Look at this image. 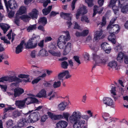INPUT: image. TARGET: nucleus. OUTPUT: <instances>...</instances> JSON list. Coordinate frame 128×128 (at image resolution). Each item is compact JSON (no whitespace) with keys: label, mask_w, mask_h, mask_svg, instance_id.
Listing matches in <instances>:
<instances>
[{"label":"nucleus","mask_w":128,"mask_h":128,"mask_svg":"<svg viewBox=\"0 0 128 128\" xmlns=\"http://www.w3.org/2000/svg\"><path fill=\"white\" fill-rule=\"evenodd\" d=\"M90 117L87 115H82L79 111L76 110L69 116L70 122L73 124L74 128H81V126L85 123L84 119L88 120Z\"/></svg>","instance_id":"1"},{"label":"nucleus","mask_w":128,"mask_h":128,"mask_svg":"<svg viewBox=\"0 0 128 128\" xmlns=\"http://www.w3.org/2000/svg\"><path fill=\"white\" fill-rule=\"evenodd\" d=\"M66 35L61 36L58 38L57 41V45L59 48L61 49H63V54L66 55L68 54L71 49L72 44L68 42L66 44V42L70 39L69 32L68 31L62 32Z\"/></svg>","instance_id":"2"},{"label":"nucleus","mask_w":128,"mask_h":128,"mask_svg":"<svg viewBox=\"0 0 128 128\" xmlns=\"http://www.w3.org/2000/svg\"><path fill=\"white\" fill-rule=\"evenodd\" d=\"M110 27V30L108 29V27H107V30L110 34L108 39L112 43L115 44L116 41L114 38V34H117L119 32L120 28L118 24L111 25Z\"/></svg>","instance_id":"3"},{"label":"nucleus","mask_w":128,"mask_h":128,"mask_svg":"<svg viewBox=\"0 0 128 128\" xmlns=\"http://www.w3.org/2000/svg\"><path fill=\"white\" fill-rule=\"evenodd\" d=\"M40 39L39 36L34 34L32 37L30 39L28 42L25 44L26 48H34L37 46L38 42Z\"/></svg>","instance_id":"4"},{"label":"nucleus","mask_w":128,"mask_h":128,"mask_svg":"<svg viewBox=\"0 0 128 128\" xmlns=\"http://www.w3.org/2000/svg\"><path fill=\"white\" fill-rule=\"evenodd\" d=\"M92 58L94 64L93 68H95L96 66H100L101 64H105L107 61V60L102 58L101 55H98L96 53L92 54Z\"/></svg>","instance_id":"5"},{"label":"nucleus","mask_w":128,"mask_h":128,"mask_svg":"<svg viewBox=\"0 0 128 128\" xmlns=\"http://www.w3.org/2000/svg\"><path fill=\"white\" fill-rule=\"evenodd\" d=\"M18 77L22 78H26L27 80H22L17 77L15 76H10L8 77L9 78V82H12L14 81H16L17 82H22L23 80H24L26 82H28L29 81L30 78L29 76L28 75L24 74H20L18 76Z\"/></svg>","instance_id":"6"},{"label":"nucleus","mask_w":128,"mask_h":128,"mask_svg":"<svg viewBox=\"0 0 128 128\" xmlns=\"http://www.w3.org/2000/svg\"><path fill=\"white\" fill-rule=\"evenodd\" d=\"M40 115L39 112H36L30 114L27 118V121L29 123H33L39 120Z\"/></svg>","instance_id":"7"},{"label":"nucleus","mask_w":128,"mask_h":128,"mask_svg":"<svg viewBox=\"0 0 128 128\" xmlns=\"http://www.w3.org/2000/svg\"><path fill=\"white\" fill-rule=\"evenodd\" d=\"M38 10L35 8L32 10L31 12L28 13L29 16L28 15H24L22 16V19L23 20L24 19H30L31 18L32 19H37L38 17Z\"/></svg>","instance_id":"8"},{"label":"nucleus","mask_w":128,"mask_h":128,"mask_svg":"<svg viewBox=\"0 0 128 128\" xmlns=\"http://www.w3.org/2000/svg\"><path fill=\"white\" fill-rule=\"evenodd\" d=\"M5 6H6L7 11H9V8L11 9H15L18 7V5L14 0H10L8 2L6 0H4Z\"/></svg>","instance_id":"9"},{"label":"nucleus","mask_w":128,"mask_h":128,"mask_svg":"<svg viewBox=\"0 0 128 128\" xmlns=\"http://www.w3.org/2000/svg\"><path fill=\"white\" fill-rule=\"evenodd\" d=\"M71 76L69 74V72L68 70H65L58 74V78L59 80L62 81L65 78L68 79Z\"/></svg>","instance_id":"10"},{"label":"nucleus","mask_w":128,"mask_h":128,"mask_svg":"<svg viewBox=\"0 0 128 128\" xmlns=\"http://www.w3.org/2000/svg\"><path fill=\"white\" fill-rule=\"evenodd\" d=\"M87 12L86 6L83 5L79 8L78 10L77 13L76 14V18L78 19L80 14H86Z\"/></svg>","instance_id":"11"},{"label":"nucleus","mask_w":128,"mask_h":128,"mask_svg":"<svg viewBox=\"0 0 128 128\" xmlns=\"http://www.w3.org/2000/svg\"><path fill=\"white\" fill-rule=\"evenodd\" d=\"M103 102L105 104L108 106H111L113 108L115 107L113 100L110 98H104L103 99Z\"/></svg>","instance_id":"12"},{"label":"nucleus","mask_w":128,"mask_h":128,"mask_svg":"<svg viewBox=\"0 0 128 128\" xmlns=\"http://www.w3.org/2000/svg\"><path fill=\"white\" fill-rule=\"evenodd\" d=\"M123 4L122 1H118V6L122 8L121 12L124 14H128V4L123 6Z\"/></svg>","instance_id":"13"},{"label":"nucleus","mask_w":128,"mask_h":128,"mask_svg":"<svg viewBox=\"0 0 128 128\" xmlns=\"http://www.w3.org/2000/svg\"><path fill=\"white\" fill-rule=\"evenodd\" d=\"M23 100L25 102V103H26L27 105L34 103L37 102H38V100L37 99L32 97H28Z\"/></svg>","instance_id":"14"},{"label":"nucleus","mask_w":128,"mask_h":128,"mask_svg":"<svg viewBox=\"0 0 128 128\" xmlns=\"http://www.w3.org/2000/svg\"><path fill=\"white\" fill-rule=\"evenodd\" d=\"M68 124V122L64 120H61L56 123V127L58 128H65Z\"/></svg>","instance_id":"15"},{"label":"nucleus","mask_w":128,"mask_h":128,"mask_svg":"<svg viewBox=\"0 0 128 128\" xmlns=\"http://www.w3.org/2000/svg\"><path fill=\"white\" fill-rule=\"evenodd\" d=\"M108 66L113 69L117 70L118 69V63L115 60L110 61L108 63Z\"/></svg>","instance_id":"16"},{"label":"nucleus","mask_w":128,"mask_h":128,"mask_svg":"<svg viewBox=\"0 0 128 128\" xmlns=\"http://www.w3.org/2000/svg\"><path fill=\"white\" fill-rule=\"evenodd\" d=\"M15 104L19 108L22 109L25 108V103L24 100H16L15 102Z\"/></svg>","instance_id":"17"},{"label":"nucleus","mask_w":128,"mask_h":128,"mask_svg":"<svg viewBox=\"0 0 128 128\" xmlns=\"http://www.w3.org/2000/svg\"><path fill=\"white\" fill-rule=\"evenodd\" d=\"M47 114L53 120H56L61 119L62 118V115H56L52 113L49 112H48Z\"/></svg>","instance_id":"18"},{"label":"nucleus","mask_w":128,"mask_h":128,"mask_svg":"<svg viewBox=\"0 0 128 128\" xmlns=\"http://www.w3.org/2000/svg\"><path fill=\"white\" fill-rule=\"evenodd\" d=\"M60 16L65 19L69 21L71 19V17L72 16V14L70 13H65L62 12L60 14Z\"/></svg>","instance_id":"19"},{"label":"nucleus","mask_w":128,"mask_h":128,"mask_svg":"<svg viewBox=\"0 0 128 128\" xmlns=\"http://www.w3.org/2000/svg\"><path fill=\"white\" fill-rule=\"evenodd\" d=\"M103 8L101 7L98 6H94V13L93 14V16H94L96 13L99 14H101L103 11Z\"/></svg>","instance_id":"20"},{"label":"nucleus","mask_w":128,"mask_h":128,"mask_svg":"<svg viewBox=\"0 0 128 128\" xmlns=\"http://www.w3.org/2000/svg\"><path fill=\"white\" fill-rule=\"evenodd\" d=\"M14 95L15 97L19 96L24 92V90L22 88H18L14 89Z\"/></svg>","instance_id":"21"},{"label":"nucleus","mask_w":128,"mask_h":128,"mask_svg":"<svg viewBox=\"0 0 128 128\" xmlns=\"http://www.w3.org/2000/svg\"><path fill=\"white\" fill-rule=\"evenodd\" d=\"M24 43V42L22 41L16 48V54H18L22 51L23 48V45Z\"/></svg>","instance_id":"22"},{"label":"nucleus","mask_w":128,"mask_h":128,"mask_svg":"<svg viewBox=\"0 0 128 128\" xmlns=\"http://www.w3.org/2000/svg\"><path fill=\"white\" fill-rule=\"evenodd\" d=\"M26 8L24 6H21L19 8L16 14L17 16L19 15H22L26 12Z\"/></svg>","instance_id":"23"},{"label":"nucleus","mask_w":128,"mask_h":128,"mask_svg":"<svg viewBox=\"0 0 128 128\" xmlns=\"http://www.w3.org/2000/svg\"><path fill=\"white\" fill-rule=\"evenodd\" d=\"M0 27L2 29L4 33L5 34L10 28V26L8 24L4 23H0Z\"/></svg>","instance_id":"24"},{"label":"nucleus","mask_w":128,"mask_h":128,"mask_svg":"<svg viewBox=\"0 0 128 128\" xmlns=\"http://www.w3.org/2000/svg\"><path fill=\"white\" fill-rule=\"evenodd\" d=\"M103 34V31L100 30L97 31L95 35L94 39L96 40H100L101 38V36Z\"/></svg>","instance_id":"25"},{"label":"nucleus","mask_w":128,"mask_h":128,"mask_svg":"<svg viewBox=\"0 0 128 128\" xmlns=\"http://www.w3.org/2000/svg\"><path fill=\"white\" fill-rule=\"evenodd\" d=\"M68 105V103L65 102H61L58 105V109L61 110H63L65 109L66 108Z\"/></svg>","instance_id":"26"},{"label":"nucleus","mask_w":128,"mask_h":128,"mask_svg":"<svg viewBox=\"0 0 128 128\" xmlns=\"http://www.w3.org/2000/svg\"><path fill=\"white\" fill-rule=\"evenodd\" d=\"M38 23L43 26H44L47 23V19L44 17H40L38 20Z\"/></svg>","instance_id":"27"},{"label":"nucleus","mask_w":128,"mask_h":128,"mask_svg":"<svg viewBox=\"0 0 128 128\" xmlns=\"http://www.w3.org/2000/svg\"><path fill=\"white\" fill-rule=\"evenodd\" d=\"M46 91L44 89H42L36 96H37L40 98L42 97H46Z\"/></svg>","instance_id":"28"},{"label":"nucleus","mask_w":128,"mask_h":128,"mask_svg":"<svg viewBox=\"0 0 128 128\" xmlns=\"http://www.w3.org/2000/svg\"><path fill=\"white\" fill-rule=\"evenodd\" d=\"M38 55L43 56H46L48 55V52L46 50L42 49L39 51Z\"/></svg>","instance_id":"29"},{"label":"nucleus","mask_w":128,"mask_h":128,"mask_svg":"<svg viewBox=\"0 0 128 128\" xmlns=\"http://www.w3.org/2000/svg\"><path fill=\"white\" fill-rule=\"evenodd\" d=\"M124 58V54L121 52H119L117 57V61L119 62H122Z\"/></svg>","instance_id":"30"},{"label":"nucleus","mask_w":128,"mask_h":128,"mask_svg":"<svg viewBox=\"0 0 128 128\" xmlns=\"http://www.w3.org/2000/svg\"><path fill=\"white\" fill-rule=\"evenodd\" d=\"M52 6H49L47 8L44 9L42 10L43 14L45 15H47L51 10Z\"/></svg>","instance_id":"31"},{"label":"nucleus","mask_w":128,"mask_h":128,"mask_svg":"<svg viewBox=\"0 0 128 128\" xmlns=\"http://www.w3.org/2000/svg\"><path fill=\"white\" fill-rule=\"evenodd\" d=\"M46 76V74L44 73L42 74V75L40 76L37 78L36 79H34V80L32 82V83L33 84H34L35 83H37L41 79V78H43L45 77Z\"/></svg>","instance_id":"32"},{"label":"nucleus","mask_w":128,"mask_h":128,"mask_svg":"<svg viewBox=\"0 0 128 128\" xmlns=\"http://www.w3.org/2000/svg\"><path fill=\"white\" fill-rule=\"evenodd\" d=\"M21 115L20 112L18 110L14 111L12 113V116L14 118H17L20 116Z\"/></svg>","instance_id":"33"},{"label":"nucleus","mask_w":128,"mask_h":128,"mask_svg":"<svg viewBox=\"0 0 128 128\" xmlns=\"http://www.w3.org/2000/svg\"><path fill=\"white\" fill-rule=\"evenodd\" d=\"M106 23V19L105 17H103L102 20V22L97 23L98 26L100 27H102L105 25Z\"/></svg>","instance_id":"34"},{"label":"nucleus","mask_w":128,"mask_h":128,"mask_svg":"<svg viewBox=\"0 0 128 128\" xmlns=\"http://www.w3.org/2000/svg\"><path fill=\"white\" fill-rule=\"evenodd\" d=\"M36 24H34L33 25H30L29 26L27 29V30L28 32H32V30L36 29Z\"/></svg>","instance_id":"35"},{"label":"nucleus","mask_w":128,"mask_h":128,"mask_svg":"<svg viewBox=\"0 0 128 128\" xmlns=\"http://www.w3.org/2000/svg\"><path fill=\"white\" fill-rule=\"evenodd\" d=\"M101 47L104 50H105L110 47L109 44L106 42L103 43L101 45Z\"/></svg>","instance_id":"36"},{"label":"nucleus","mask_w":128,"mask_h":128,"mask_svg":"<svg viewBox=\"0 0 128 128\" xmlns=\"http://www.w3.org/2000/svg\"><path fill=\"white\" fill-rule=\"evenodd\" d=\"M48 52L50 53L53 56H58L60 55V54L59 53L56 52L53 50H48Z\"/></svg>","instance_id":"37"},{"label":"nucleus","mask_w":128,"mask_h":128,"mask_svg":"<svg viewBox=\"0 0 128 128\" xmlns=\"http://www.w3.org/2000/svg\"><path fill=\"white\" fill-rule=\"evenodd\" d=\"M114 49L116 52H121L122 50V46L120 45H118L115 46Z\"/></svg>","instance_id":"38"},{"label":"nucleus","mask_w":128,"mask_h":128,"mask_svg":"<svg viewBox=\"0 0 128 128\" xmlns=\"http://www.w3.org/2000/svg\"><path fill=\"white\" fill-rule=\"evenodd\" d=\"M61 85V82L60 81L54 82L53 85V86L54 88H56L60 86Z\"/></svg>","instance_id":"39"},{"label":"nucleus","mask_w":128,"mask_h":128,"mask_svg":"<svg viewBox=\"0 0 128 128\" xmlns=\"http://www.w3.org/2000/svg\"><path fill=\"white\" fill-rule=\"evenodd\" d=\"M111 93L113 96H115L116 95V87L113 85L111 86V89L110 90Z\"/></svg>","instance_id":"40"},{"label":"nucleus","mask_w":128,"mask_h":128,"mask_svg":"<svg viewBox=\"0 0 128 128\" xmlns=\"http://www.w3.org/2000/svg\"><path fill=\"white\" fill-rule=\"evenodd\" d=\"M68 63L65 61H64L61 63V67L64 69H66L68 68Z\"/></svg>","instance_id":"41"},{"label":"nucleus","mask_w":128,"mask_h":128,"mask_svg":"<svg viewBox=\"0 0 128 128\" xmlns=\"http://www.w3.org/2000/svg\"><path fill=\"white\" fill-rule=\"evenodd\" d=\"M116 18L115 17L113 18L110 22L108 26V30H110V27L111 26V25H113L114 22L116 20Z\"/></svg>","instance_id":"42"},{"label":"nucleus","mask_w":128,"mask_h":128,"mask_svg":"<svg viewBox=\"0 0 128 128\" xmlns=\"http://www.w3.org/2000/svg\"><path fill=\"white\" fill-rule=\"evenodd\" d=\"M116 18L115 17L113 18L110 22L108 26V30H110V27L111 26V25H113L114 22L116 20Z\"/></svg>","instance_id":"43"},{"label":"nucleus","mask_w":128,"mask_h":128,"mask_svg":"<svg viewBox=\"0 0 128 128\" xmlns=\"http://www.w3.org/2000/svg\"><path fill=\"white\" fill-rule=\"evenodd\" d=\"M116 18L115 17L113 18L110 22L108 26V30H110V27L111 26V25H113L114 22L116 20Z\"/></svg>","instance_id":"44"},{"label":"nucleus","mask_w":128,"mask_h":128,"mask_svg":"<svg viewBox=\"0 0 128 128\" xmlns=\"http://www.w3.org/2000/svg\"><path fill=\"white\" fill-rule=\"evenodd\" d=\"M116 18L115 17L113 18L110 22L108 26V30H110V27L111 26V25H113L114 22L116 20Z\"/></svg>","instance_id":"45"},{"label":"nucleus","mask_w":128,"mask_h":128,"mask_svg":"<svg viewBox=\"0 0 128 128\" xmlns=\"http://www.w3.org/2000/svg\"><path fill=\"white\" fill-rule=\"evenodd\" d=\"M81 20L82 22H85L87 23H88L90 22L87 16H82Z\"/></svg>","instance_id":"46"},{"label":"nucleus","mask_w":128,"mask_h":128,"mask_svg":"<svg viewBox=\"0 0 128 128\" xmlns=\"http://www.w3.org/2000/svg\"><path fill=\"white\" fill-rule=\"evenodd\" d=\"M70 114L68 112H64V113L63 114V115H62V118L63 117H64V118H65L66 120L68 121V120H69V119H68V118Z\"/></svg>","instance_id":"47"},{"label":"nucleus","mask_w":128,"mask_h":128,"mask_svg":"<svg viewBox=\"0 0 128 128\" xmlns=\"http://www.w3.org/2000/svg\"><path fill=\"white\" fill-rule=\"evenodd\" d=\"M9 79L8 76H4L0 78V81L1 82H4V81H9Z\"/></svg>","instance_id":"48"},{"label":"nucleus","mask_w":128,"mask_h":128,"mask_svg":"<svg viewBox=\"0 0 128 128\" xmlns=\"http://www.w3.org/2000/svg\"><path fill=\"white\" fill-rule=\"evenodd\" d=\"M16 16V17L14 18V23L16 24L18 26H19L20 24V20L18 17H20L18 16Z\"/></svg>","instance_id":"49"},{"label":"nucleus","mask_w":128,"mask_h":128,"mask_svg":"<svg viewBox=\"0 0 128 128\" xmlns=\"http://www.w3.org/2000/svg\"><path fill=\"white\" fill-rule=\"evenodd\" d=\"M110 7H112L113 10L116 14V12L118 11L119 9L118 8V7L115 6V4H114L112 6Z\"/></svg>","instance_id":"50"},{"label":"nucleus","mask_w":128,"mask_h":128,"mask_svg":"<svg viewBox=\"0 0 128 128\" xmlns=\"http://www.w3.org/2000/svg\"><path fill=\"white\" fill-rule=\"evenodd\" d=\"M93 0H85L86 2L87 3L89 7H91L93 6L92 3Z\"/></svg>","instance_id":"51"},{"label":"nucleus","mask_w":128,"mask_h":128,"mask_svg":"<svg viewBox=\"0 0 128 128\" xmlns=\"http://www.w3.org/2000/svg\"><path fill=\"white\" fill-rule=\"evenodd\" d=\"M13 121L11 120H8L6 122V124L8 127L12 126L13 124Z\"/></svg>","instance_id":"52"},{"label":"nucleus","mask_w":128,"mask_h":128,"mask_svg":"<svg viewBox=\"0 0 128 128\" xmlns=\"http://www.w3.org/2000/svg\"><path fill=\"white\" fill-rule=\"evenodd\" d=\"M0 86L3 92H5L6 91L7 88V87L6 85L0 84Z\"/></svg>","instance_id":"53"},{"label":"nucleus","mask_w":128,"mask_h":128,"mask_svg":"<svg viewBox=\"0 0 128 128\" xmlns=\"http://www.w3.org/2000/svg\"><path fill=\"white\" fill-rule=\"evenodd\" d=\"M79 58L78 56H74L73 57V58L74 60L79 64L78 65L81 63Z\"/></svg>","instance_id":"54"},{"label":"nucleus","mask_w":128,"mask_h":128,"mask_svg":"<svg viewBox=\"0 0 128 128\" xmlns=\"http://www.w3.org/2000/svg\"><path fill=\"white\" fill-rule=\"evenodd\" d=\"M0 39L4 41V43L9 44L10 43V41L8 40L7 39H6L4 37H2L0 38Z\"/></svg>","instance_id":"55"},{"label":"nucleus","mask_w":128,"mask_h":128,"mask_svg":"<svg viewBox=\"0 0 128 128\" xmlns=\"http://www.w3.org/2000/svg\"><path fill=\"white\" fill-rule=\"evenodd\" d=\"M48 116L46 115H44L42 116L41 121L42 122H45L46 120L48 119Z\"/></svg>","instance_id":"56"},{"label":"nucleus","mask_w":128,"mask_h":128,"mask_svg":"<svg viewBox=\"0 0 128 128\" xmlns=\"http://www.w3.org/2000/svg\"><path fill=\"white\" fill-rule=\"evenodd\" d=\"M85 60L86 61L88 60H89L90 55L89 54L87 53H86L84 56Z\"/></svg>","instance_id":"57"},{"label":"nucleus","mask_w":128,"mask_h":128,"mask_svg":"<svg viewBox=\"0 0 128 128\" xmlns=\"http://www.w3.org/2000/svg\"><path fill=\"white\" fill-rule=\"evenodd\" d=\"M4 57L8 58V56H6V54H0V62L2 61V60L4 58Z\"/></svg>","instance_id":"58"},{"label":"nucleus","mask_w":128,"mask_h":128,"mask_svg":"<svg viewBox=\"0 0 128 128\" xmlns=\"http://www.w3.org/2000/svg\"><path fill=\"white\" fill-rule=\"evenodd\" d=\"M88 30H84L82 32V36H86L88 33Z\"/></svg>","instance_id":"59"},{"label":"nucleus","mask_w":128,"mask_h":128,"mask_svg":"<svg viewBox=\"0 0 128 128\" xmlns=\"http://www.w3.org/2000/svg\"><path fill=\"white\" fill-rule=\"evenodd\" d=\"M43 85L45 87H50L52 86V84L50 82H46Z\"/></svg>","instance_id":"60"},{"label":"nucleus","mask_w":128,"mask_h":128,"mask_svg":"<svg viewBox=\"0 0 128 128\" xmlns=\"http://www.w3.org/2000/svg\"><path fill=\"white\" fill-rule=\"evenodd\" d=\"M36 54V52L35 50H33L32 51L30 54V56L34 58H35Z\"/></svg>","instance_id":"61"},{"label":"nucleus","mask_w":128,"mask_h":128,"mask_svg":"<svg viewBox=\"0 0 128 128\" xmlns=\"http://www.w3.org/2000/svg\"><path fill=\"white\" fill-rule=\"evenodd\" d=\"M77 0H73V1L72 2L71 7L72 10H73L75 8V4Z\"/></svg>","instance_id":"62"},{"label":"nucleus","mask_w":128,"mask_h":128,"mask_svg":"<svg viewBox=\"0 0 128 128\" xmlns=\"http://www.w3.org/2000/svg\"><path fill=\"white\" fill-rule=\"evenodd\" d=\"M25 124H23L22 122L21 121H19L18 124V126L20 128L24 126H25Z\"/></svg>","instance_id":"63"},{"label":"nucleus","mask_w":128,"mask_h":128,"mask_svg":"<svg viewBox=\"0 0 128 128\" xmlns=\"http://www.w3.org/2000/svg\"><path fill=\"white\" fill-rule=\"evenodd\" d=\"M56 44H51L50 46L49 47L51 50H55L56 48Z\"/></svg>","instance_id":"64"}]
</instances>
